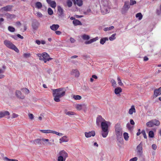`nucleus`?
<instances>
[{"label":"nucleus","instance_id":"1","mask_svg":"<svg viewBox=\"0 0 161 161\" xmlns=\"http://www.w3.org/2000/svg\"><path fill=\"white\" fill-rule=\"evenodd\" d=\"M52 90L54 100L57 102H60V98L64 97L65 94L66 90L64 88L61 87L55 89H52Z\"/></svg>","mask_w":161,"mask_h":161},{"label":"nucleus","instance_id":"2","mask_svg":"<svg viewBox=\"0 0 161 161\" xmlns=\"http://www.w3.org/2000/svg\"><path fill=\"white\" fill-rule=\"evenodd\" d=\"M115 132L117 140L121 142L123 140L122 136V129L120 123H117L115 126Z\"/></svg>","mask_w":161,"mask_h":161},{"label":"nucleus","instance_id":"3","mask_svg":"<svg viewBox=\"0 0 161 161\" xmlns=\"http://www.w3.org/2000/svg\"><path fill=\"white\" fill-rule=\"evenodd\" d=\"M108 122L106 121L101 122V126L102 128L101 134L104 138L106 137L108 133Z\"/></svg>","mask_w":161,"mask_h":161},{"label":"nucleus","instance_id":"4","mask_svg":"<svg viewBox=\"0 0 161 161\" xmlns=\"http://www.w3.org/2000/svg\"><path fill=\"white\" fill-rule=\"evenodd\" d=\"M4 43L8 48L14 50L17 53L19 52V51L17 48L10 41L5 40L4 41Z\"/></svg>","mask_w":161,"mask_h":161},{"label":"nucleus","instance_id":"5","mask_svg":"<svg viewBox=\"0 0 161 161\" xmlns=\"http://www.w3.org/2000/svg\"><path fill=\"white\" fill-rule=\"evenodd\" d=\"M142 142H141L137 147V154L140 156H141L142 153Z\"/></svg>","mask_w":161,"mask_h":161},{"label":"nucleus","instance_id":"6","mask_svg":"<svg viewBox=\"0 0 161 161\" xmlns=\"http://www.w3.org/2000/svg\"><path fill=\"white\" fill-rule=\"evenodd\" d=\"M12 7V6L9 5H7L5 7L2 8L0 9V11L2 12L3 11H10L11 10Z\"/></svg>","mask_w":161,"mask_h":161},{"label":"nucleus","instance_id":"7","mask_svg":"<svg viewBox=\"0 0 161 161\" xmlns=\"http://www.w3.org/2000/svg\"><path fill=\"white\" fill-rule=\"evenodd\" d=\"M109 9L110 8L109 7L102 6L101 8V11L103 14H105L108 13Z\"/></svg>","mask_w":161,"mask_h":161},{"label":"nucleus","instance_id":"8","mask_svg":"<svg viewBox=\"0 0 161 161\" xmlns=\"http://www.w3.org/2000/svg\"><path fill=\"white\" fill-rule=\"evenodd\" d=\"M31 142L32 144L40 145L44 144V143L41 142V139H37L34 140H32L31 141Z\"/></svg>","mask_w":161,"mask_h":161},{"label":"nucleus","instance_id":"9","mask_svg":"<svg viewBox=\"0 0 161 161\" xmlns=\"http://www.w3.org/2000/svg\"><path fill=\"white\" fill-rule=\"evenodd\" d=\"M105 121V120L101 116H98L97 118V125L98 126H99L100 125V123H101L102 122Z\"/></svg>","mask_w":161,"mask_h":161},{"label":"nucleus","instance_id":"10","mask_svg":"<svg viewBox=\"0 0 161 161\" xmlns=\"http://www.w3.org/2000/svg\"><path fill=\"white\" fill-rule=\"evenodd\" d=\"M85 135L86 137L88 138L91 137L92 136H94L95 135V131H92L88 132H85Z\"/></svg>","mask_w":161,"mask_h":161},{"label":"nucleus","instance_id":"11","mask_svg":"<svg viewBox=\"0 0 161 161\" xmlns=\"http://www.w3.org/2000/svg\"><path fill=\"white\" fill-rule=\"evenodd\" d=\"M58 154L59 155V156L63 157L65 159H66L68 156L67 153L64 150L60 152Z\"/></svg>","mask_w":161,"mask_h":161},{"label":"nucleus","instance_id":"12","mask_svg":"<svg viewBox=\"0 0 161 161\" xmlns=\"http://www.w3.org/2000/svg\"><path fill=\"white\" fill-rule=\"evenodd\" d=\"M39 25V23L36 20H35L32 23V26L33 29L36 30L37 29Z\"/></svg>","mask_w":161,"mask_h":161},{"label":"nucleus","instance_id":"13","mask_svg":"<svg viewBox=\"0 0 161 161\" xmlns=\"http://www.w3.org/2000/svg\"><path fill=\"white\" fill-rule=\"evenodd\" d=\"M41 142L44 143V144H43L42 145H45L46 144L51 145L52 144L51 142H49V140L48 139H46L44 138L41 139Z\"/></svg>","mask_w":161,"mask_h":161},{"label":"nucleus","instance_id":"14","mask_svg":"<svg viewBox=\"0 0 161 161\" xmlns=\"http://www.w3.org/2000/svg\"><path fill=\"white\" fill-rule=\"evenodd\" d=\"M71 74L72 75H75V77H78L80 75L78 70L77 69H73L71 72Z\"/></svg>","mask_w":161,"mask_h":161},{"label":"nucleus","instance_id":"15","mask_svg":"<svg viewBox=\"0 0 161 161\" xmlns=\"http://www.w3.org/2000/svg\"><path fill=\"white\" fill-rule=\"evenodd\" d=\"M9 113L8 111L0 112V118H3L5 116L9 115Z\"/></svg>","mask_w":161,"mask_h":161},{"label":"nucleus","instance_id":"16","mask_svg":"<svg viewBox=\"0 0 161 161\" xmlns=\"http://www.w3.org/2000/svg\"><path fill=\"white\" fill-rule=\"evenodd\" d=\"M16 94L17 97L20 99H23L25 98L24 95H22L21 92L19 91H16Z\"/></svg>","mask_w":161,"mask_h":161},{"label":"nucleus","instance_id":"17","mask_svg":"<svg viewBox=\"0 0 161 161\" xmlns=\"http://www.w3.org/2000/svg\"><path fill=\"white\" fill-rule=\"evenodd\" d=\"M154 95L156 97L161 94V87L158 89H155L154 92Z\"/></svg>","mask_w":161,"mask_h":161},{"label":"nucleus","instance_id":"18","mask_svg":"<svg viewBox=\"0 0 161 161\" xmlns=\"http://www.w3.org/2000/svg\"><path fill=\"white\" fill-rule=\"evenodd\" d=\"M59 26L58 25L53 24L50 26V28L52 30L55 31L58 29Z\"/></svg>","mask_w":161,"mask_h":161},{"label":"nucleus","instance_id":"19","mask_svg":"<svg viewBox=\"0 0 161 161\" xmlns=\"http://www.w3.org/2000/svg\"><path fill=\"white\" fill-rule=\"evenodd\" d=\"M58 12L59 13L58 15L60 16L63 15V10L62 8L59 6L58 7Z\"/></svg>","mask_w":161,"mask_h":161},{"label":"nucleus","instance_id":"20","mask_svg":"<svg viewBox=\"0 0 161 161\" xmlns=\"http://www.w3.org/2000/svg\"><path fill=\"white\" fill-rule=\"evenodd\" d=\"M60 143L62 142H67L68 141V139L67 138V137L66 136H63V137L59 139Z\"/></svg>","mask_w":161,"mask_h":161},{"label":"nucleus","instance_id":"21","mask_svg":"<svg viewBox=\"0 0 161 161\" xmlns=\"http://www.w3.org/2000/svg\"><path fill=\"white\" fill-rule=\"evenodd\" d=\"M5 15L6 16L8 19H12L13 18H15V15L14 14H10L9 13H6L5 14Z\"/></svg>","mask_w":161,"mask_h":161},{"label":"nucleus","instance_id":"22","mask_svg":"<svg viewBox=\"0 0 161 161\" xmlns=\"http://www.w3.org/2000/svg\"><path fill=\"white\" fill-rule=\"evenodd\" d=\"M73 24L75 25H81L82 23L81 22L78 20L75 19L73 21Z\"/></svg>","mask_w":161,"mask_h":161},{"label":"nucleus","instance_id":"23","mask_svg":"<svg viewBox=\"0 0 161 161\" xmlns=\"http://www.w3.org/2000/svg\"><path fill=\"white\" fill-rule=\"evenodd\" d=\"M49 57V55L46 53L44 52L42 53V58H41V60L44 58H47Z\"/></svg>","mask_w":161,"mask_h":161},{"label":"nucleus","instance_id":"24","mask_svg":"<svg viewBox=\"0 0 161 161\" xmlns=\"http://www.w3.org/2000/svg\"><path fill=\"white\" fill-rule=\"evenodd\" d=\"M109 3L107 0H104L102 2V6L104 7H109Z\"/></svg>","mask_w":161,"mask_h":161},{"label":"nucleus","instance_id":"25","mask_svg":"<svg viewBox=\"0 0 161 161\" xmlns=\"http://www.w3.org/2000/svg\"><path fill=\"white\" fill-rule=\"evenodd\" d=\"M122 92V89L120 87H119L115 88L114 90V93L116 94H118Z\"/></svg>","mask_w":161,"mask_h":161},{"label":"nucleus","instance_id":"26","mask_svg":"<svg viewBox=\"0 0 161 161\" xmlns=\"http://www.w3.org/2000/svg\"><path fill=\"white\" fill-rule=\"evenodd\" d=\"M133 112H135V109L134 106H132L129 110V113L130 114H132Z\"/></svg>","mask_w":161,"mask_h":161},{"label":"nucleus","instance_id":"27","mask_svg":"<svg viewBox=\"0 0 161 161\" xmlns=\"http://www.w3.org/2000/svg\"><path fill=\"white\" fill-rule=\"evenodd\" d=\"M152 121L153 122V125H154L156 126H158L160 125V122L157 119H155L154 120H152Z\"/></svg>","mask_w":161,"mask_h":161},{"label":"nucleus","instance_id":"28","mask_svg":"<svg viewBox=\"0 0 161 161\" xmlns=\"http://www.w3.org/2000/svg\"><path fill=\"white\" fill-rule=\"evenodd\" d=\"M108 40V38L107 37H104L102 38L100 41V43L103 45L105 43V42Z\"/></svg>","mask_w":161,"mask_h":161},{"label":"nucleus","instance_id":"29","mask_svg":"<svg viewBox=\"0 0 161 161\" xmlns=\"http://www.w3.org/2000/svg\"><path fill=\"white\" fill-rule=\"evenodd\" d=\"M36 8L40 9L42 7V3L39 2H37L36 3Z\"/></svg>","mask_w":161,"mask_h":161},{"label":"nucleus","instance_id":"30","mask_svg":"<svg viewBox=\"0 0 161 161\" xmlns=\"http://www.w3.org/2000/svg\"><path fill=\"white\" fill-rule=\"evenodd\" d=\"M128 9L127 8H125V7L123 6L121 10V13L123 14H125L127 12Z\"/></svg>","mask_w":161,"mask_h":161},{"label":"nucleus","instance_id":"31","mask_svg":"<svg viewBox=\"0 0 161 161\" xmlns=\"http://www.w3.org/2000/svg\"><path fill=\"white\" fill-rule=\"evenodd\" d=\"M52 8H55L56 7V4L55 1H52L50 3L48 4Z\"/></svg>","mask_w":161,"mask_h":161},{"label":"nucleus","instance_id":"32","mask_svg":"<svg viewBox=\"0 0 161 161\" xmlns=\"http://www.w3.org/2000/svg\"><path fill=\"white\" fill-rule=\"evenodd\" d=\"M40 131L43 133H46V134L51 133L52 132V130H40Z\"/></svg>","mask_w":161,"mask_h":161},{"label":"nucleus","instance_id":"33","mask_svg":"<svg viewBox=\"0 0 161 161\" xmlns=\"http://www.w3.org/2000/svg\"><path fill=\"white\" fill-rule=\"evenodd\" d=\"M146 125L148 127H153L154 126L152 120L147 122Z\"/></svg>","mask_w":161,"mask_h":161},{"label":"nucleus","instance_id":"34","mask_svg":"<svg viewBox=\"0 0 161 161\" xmlns=\"http://www.w3.org/2000/svg\"><path fill=\"white\" fill-rule=\"evenodd\" d=\"M64 113L70 116L74 115V113L71 111H68L67 110L65 109L64 110Z\"/></svg>","mask_w":161,"mask_h":161},{"label":"nucleus","instance_id":"35","mask_svg":"<svg viewBox=\"0 0 161 161\" xmlns=\"http://www.w3.org/2000/svg\"><path fill=\"white\" fill-rule=\"evenodd\" d=\"M84 104H77L76 106V108L78 110L81 109L83 107L85 106Z\"/></svg>","mask_w":161,"mask_h":161},{"label":"nucleus","instance_id":"36","mask_svg":"<svg viewBox=\"0 0 161 161\" xmlns=\"http://www.w3.org/2000/svg\"><path fill=\"white\" fill-rule=\"evenodd\" d=\"M75 3L79 6H81L82 5V0H76Z\"/></svg>","mask_w":161,"mask_h":161},{"label":"nucleus","instance_id":"37","mask_svg":"<svg viewBox=\"0 0 161 161\" xmlns=\"http://www.w3.org/2000/svg\"><path fill=\"white\" fill-rule=\"evenodd\" d=\"M73 97L76 100H79L81 99V96L79 95H74Z\"/></svg>","mask_w":161,"mask_h":161},{"label":"nucleus","instance_id":"38","mask_svg":"<svg viewBox=\"0 0 161 161\" xmlns=\"http://www.w3.org/2000/svg\"><path fill=\"white\" fill-rule=\"evenodd\" d=\"M3 159L6 161H18L17 159H10L8 158L7 157H3Z\"/></svg>","mask_w":161,"mask_h":161},{"label":"nucleus","instance_id":"39","mask_svg":"<svg viewBox=\"0 0 161 161\" xmlns=\"http://www.w3.org/2000/svg\"><path fill=\"white\" fill-rule=\"evenodd\" d=\"M136 18H138L139 20H141L142 18V15L140 13H137L136 15Z\"/></svg>","mask_w":161,"mask_h":161},{"label":"nucleus","instance_id":"40","mask_svg":"<svg viewBox=\"0 0 161 161\" xmlns=\"http://www.w3.org/2000/svg\"><path fill=\"white\" fill-rule=\"evenodd\" d=\"M83 39L84 40H88L90 39V36L86 34H84L82 36Z\"/></svg>","mask_w":161,"mask_h":161},{"label":"nucleus","instance_id":"41","mask_svg":"<svg viewBox=\"0 0 161 161\" xmlns=\"http://www.w3.org/2000/svg\"><path fill=\"white\" fill-rule=\"evenodd\" d=\"M123 6L125 7V8L129 9L130 7L129 6V1H125V4Z\"/></svg>","mask_w":161,"mask_h":161},{"label":"nucleus","instance_id":"42","mask_svg":"<svg viewBox=\"0 0 161 161\" xmlns=\"http://www.w3.org/2000/svg\"><path fill=\"white\" fill-rule=\"evenodd\" d=\"M114 27L113 26H111L110 27H106L103 30L104 31H108L111 30L114 28Z\"/></svg>","mask_w":161,"mask_h":161},{"label":"nucleus","instance_id":"43","mask_svg":"<svg viewBox=\"0 0 161 161\" xmlns=\"http://www.w3.org/2000/svg\"><path fill=\"white\" fill-rule=\"evenodd\" d=\"M8 31L11 32H14L15 31V28L11 26H9L8 28Z\"/></svg>","mask_w":161,"mask_h":161},{"label":"nucleus","instance_id":"44","mask_svg":"<svg viewBox=\"0 0 161 161\" xmlns=\"http://www.w3.org/2000/svg\"><path fill=\"white\" fill-rule=\"evenodd\" d=\"M116 34V33H114L111 36H110L109 37V39L110 41H112L114 40L116 38V37L115 36Z\"/></svg>","mask_w":161,"mask_h":161},{"label":"nucleus","instance_id":"45","mask_svg":"<svg viewBox=\"0 0 161 161\" xmlns=\"http://www.w3.org/2000/svg\"><path fill=\"white\" fill-rule=\"evenodd\" d=\"M123 136L125 139L127 141L128 140L129 138L128 134L126 133L125 132L123 134Z\"/></svg>","mask_w":161,"mask_h":161},{"label":"nucleus","instance_id":"46","mask_svg":"<svg viewBox=\"0 0 161 161\" xmlns=\"http://www.w3.org/2000/svg\"><path fill=\"white\" fill-rule=\"evenodd\" d=\"M148 136L149 137L153 138L154 136L153 132L152 130L149 131L148 133Z\"/></svg>","mask_w":161,"mask_h":161},{"label":"nucleus","instance_id":"47","mask_svg":"<svg viewBox=\"0 0 161 161\" xmlns=\"http://www.w3.org/2000/svg\"><path fill=\"white\" fill-rule=\"evenodd\" d=\"M67 4L69 7H70L72 6V3L70 0H68L67 2Z\"/></svg>","mask_w":161,"mask_h":161},{"label":"nucleus","instance_id":"48","mask_svg":"<svg viewBox=\"0 0 161 161\" xmlns=\"http://www.w3.org/2000/svg\"><path fill=\"white\" fill-rule=\"evenodd\" d=\"M51 133L55 134L59 136H62L63 135V134L62 133H59L56 131H54L52 130V132Z\"/></svg>","mask_w":161,"mask_h":161},{"label":"nucleus","instance_id":"49","mask_svg":"<svg viewBox=\"0 0 161 161\" xmlns=\"http://www.w3.org/2000/svg\"><path fill=\"white\" fill-rule=\"evenodd\" d=\"M66 159L63 157L59 156L57 159L58 161H65Z\"/></svg>","mask_w":161,"mask_h":161},{"label":"nucleus","instance_id":"50","mask_svg":"<svg viewBox=\"0 0 161 161\" xmlns=\"http://www.w3.org/2000/svg\"><path fill=\"white\" fill-rule=\"evenodd\" d=\"M48 14L50 15H52L53 14V11L52 9L50 8H49L47 10Z\"/></svg>","mask_w":161,"mask_h":161},{"label":"nucleus","instance_id":"51","mask_svg":"<svg viewBox=\"0 0 161 161\" xmlns=\"http://www.w3.org/2000/svg\"><path fill=\"white\" fill-rule=\"evenodd\" d=\"M117 80L118 82V84L119 86H122L123 85V83L121 82L119 76L117 77Z\"/></svg>","mask_w":161,"mask_h":161},{"label":"nucleus","instance_id":"52","mask_svg":"<svg viewBox=\"0 0 161 161\" xmlns=\"http://www.w3.org/2000/svg\"><path fill=\"white\" fill-rule=\"evenodd\" d=\"M112 86L114 87H115L116 85V82L114 79H112L111 80Z\"/></svg>","mask_w":161,"mask_h":161},{"label":"nucleus","instance_id":"53","mask_svg":"<svg viewBox=\"0 0 161 161\" xmlns=\"http://www.w3.org/2000/svg\"><path fill=\"white\" fill-rule=\"evenodd\" d=\"M141 133L143 134L144 138L146 139L147 138V136L145 133V130H142L141 131Z\"/></svg>","mask_w":161,"mask_h":161},{"label":"nucleus","instance_id":"54","mask_svg":"<svg viewBox=\"0 0 161 161\" xmlns=\"http://www.w3.org/2000/svg\"><path fill=\"white\" fill-rule=\"evenodd\" d=\"M126 127L129 130H130L132 128V127L130 125V124L128 123L126 125Z\"/></svg>","mask_w":161,"mask_h":161},{"label":"nucleus","instance_id":"55","mask_svg":"<svg viewBox=\"0 0 161 161\" xmlns=\"http://www.w3.org/2000/svg\"><path fill=\"white\" fill-rule=\"evenodd\" d=\"M136 3V2L135 0H130V5H133Z\"/></svg>","mask_w":161,"mask_h":161},{"label":"nucleus","instance_id":"56","mask_svg":"<svg viewBox=\"0 0 161 161\" xmlns=\"http://www.w3.org/2000/svg\"><path fill=\"white\" fill-rule=\"evenodd\" d=\"M28 116L29 118L32 120L34 118V116L33 114H28Z\"/></svg>","mask_w":161,"mask_h":161},{"label":"nucleus","instance_id":"57","mask_svg":"<svg viewBox=\"0 0 161 161\" xmlns=\"http://www.w3.org/2000/svg\"><path fill=\"white\" fill-rule=\"evenodd\" d=\"M19 116L18 115L15 113H13L12 115V118H14L17 117Z\"/></svg>","mask_w":161,"mask_h":161},{"label":"nucleus","instance_id":"58","mask_svg":"<svg viewBox=\"0 0 161 161\" xmlns=\"http://www.w3.org/2000/svg\"><path fill=\"white\" fill-rule=\"evenodd\" d=\"M4 21V19L3 18H0V26H1L3 25Z\"/></svg>","mask_w":161,"mask_h":161},{"label":"nucleus","instance_id":"59","mask_svg":"<svg viewBox=\"0 0 161 161\" xmlns=\"http://www.w3.org/2000/svg\"><path fill=\"white\" fill-rule=\"evenodd\" d=\"M30 56V53H25L24 54V57L25 58L29 57Z\"/></svg>","mask_w":161,"mask_h":161},{"label":"nucleus","instance_id":"60","mask_svg":"<svg viewBox=\"0 0 161 161\" xmlns=\"http://www.w3.org/2000/svg\"><path fill=\"white\" fill-rule=\"evenodd\" d=\"M98 40V37H96L95 38H93L92 39H91L92 42H94L96 41L97 40Z\"/></svg>","mask_w":161,"mask_h":161},{"label":"nucleus","instance_id":"61","mask_svg":"<svg viewBox=\"0 0 161 161\" xmlns=\"http://www.w3.org/2000/svg\"><path fill=\"white\" fill-rule=\"evenodd\" d=\"M70 41L71 43H73L75 42L76 40L74 38L71 37L70 38Z\"/></svg>","mask_w":161,"mask_h":161},{"label":"nucleus","instance_id":"62","mask_svg":"<svg viewBox=\"0 0 161 161\" xmlns=\"http://www.w3.org/2000/svg\"><path fill=\"white\" fill-rule=\"evenodd\" d=\"M37 15L39 17H42V13L40 12H38L37 13Z\"/></svg>","mask_w":161,"mask_h":161},{"label":"nucleus","instance_id":"63","mask_svg":"<svg viewBox=\"0 0 161 161\" xmlns=\"http://www.w3.org/2000/svg\"><path fill=\"white\" fill-rule=\"evenodd\" d=\"M137 160V158L136 157H135L133 158H131L130 159V161H136Z\"/></svg>","mask_w":161,"mask_h":161},{"label":"nucleus","instance_id":"64","mask_svg":"<svg viewBox=\"0 0 161 161\" xmlns=\"http://www.w3.org/2000/svg\"><path fill=\"white\" fill-rule=\"evenodd\" d=\"M152 148L153 149H154V150H155L157 148V146L156 144H153L152 145Z\"/></svg>","mask_w":161,"mask_h":161}]
</instances>
